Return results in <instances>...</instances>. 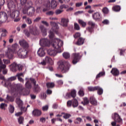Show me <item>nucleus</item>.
<instances>
[{"label": "nucleus", "instance_id": "obj_50", "mask_svg": "<svg viewBox=\"0 0 126 126\" xmlns=\"http://www.w3.org/2000/svg\"><path fill=\"white\" fill-rule=\"evenodd\" d=\"M74 29L77 31H79V30H80V27L79 26V25H78V24H77V23H74Z\"/></svg>", "mask_w": 126, "mask_h": 126}, {"label": "nucleus", "instance_id": "obj_42", "mask_svg": "<svg viewBox=\"0 0 126 126\" xmlns=\"http://www.w3.org/2000/svg\"><path fill=\"white\" fill-rule=\"evenodd\" d=\"M88 89L89 90V91H97V89H98V86L88 87Z\"/></svg>", "mask_w": 126, "mask_h": 126}, {"label": "nucleus", "instance_id": "obj_29", "mask_svg": "<svg viewBox=\"0 0 126 126\" xmlns=\"http://www.w3.org/2000/svg\"><path fill=\"white\" fill-rule=\"evenodd\" d=\"M45 61L46 63H50V64L51 65L54 64V62L53 61V60L52 58H51V57L49 56H46L45 57Z\"/></svg>", "mask_w": 126, "mask_h": 126}, {"label": "nucleus", "instance_id": "obj_62", "mask_svg": "<svg viewBox=\"0 0 126 126\" xmlns=\"http://www.w3.org/2000/svg\"><path fill=\"white\" fill-rule=\"evenodd\" d=\"M81 34L79 32H76L75 35H74V37L76 38H78L79 37H80Z\"/></svg>", "mask_w": 126, "mask_h": 126}, {"label": "nucleus", "instance_id": "obj_55", "mask_svg": "<svg viewBox=\"0 0 126 126\" xmlns=\"http://www.w3.org/2000/svg\"><path fill=\"white\" fill-rule=\"evenodd\" d=\"M42 110L43 112H47L49 110V105H46L42 106Z\"/></svg>", "mask_w": 126, "mask_h": 126}, {"label": "nucleus", "instance_id": "obj_22", "mask_svg": "<svg viewBox=\"0 0 126 126\" xmlns=\"http://www.w3.org/2000/svg\"><path fill=\"white\" fill-rule=\"evenodd\" d=\"M69 21L68 19L62 18L61 19V25L63 26V27H67V24Z\"/></svg>", "mask_w": 126, "mask_h": 126}, {"label": "nucleus", "instance_id": "obj_16", "mask_svg": "<svg viewBox=\"0 0 126 126\" xmlns=\"http://www.w3.org/2000/svg\"><path fill=\"white\" fill-rule=\"evenodd\" d=\"M7 6L9 9H14L16 7L15 3L12 0H7Z\"/></svg>", "mask_w": 126, "mask_h": 126}, {"label": "nucleus", "instance_id": "obj_8", "mask_svg": "<svg viewBox=\"0 0 126 126\" xmlns=\"http://www.w3.org/2000/svg\"><path fill=\"white\" fill-rule=\"evenodd\" d=\"M39 44L41 47H50L52 43L47 38H41L39 41Z\"/></svg>", "mask_w": 126, "mask_h": 126}, {"label": "nucleus", "instance_id": "obj_41", "mask_svg": "<svg viewBox=\"0 0 126 126\" xmlns=\"http://www.w3.org/2000/svg\"><path fill=\"white\" fill-rule=\"evenodd\" d=\"M18 121L19 125H23V123L24 122V117L22 116H20V117L18 119Z\"/></svg>", "mask_w": 126, "mask_h": 126}, {"label": "nucleus", "instance_id": "obj_31", "mask_svg": "<svg viewBox=\"0 0 126 126\" xmlns=\"http://www.w3.org/2000/svg\"><path fill=\"white\" fill-rule=\"evenodd\" d=\"M93 18L94 20H99L101 18L100 13L96 12L93 15Z\"/></svg>", "mask_w": 126, "mask_h": 126}, {"label": "nucleus", "instance_id": "obj_63", "mask_svg": "<svg viewBox=\"0 0 126 126\" xmlns=\"http://www.w3.org/2000/svg\"><path fill=\"white\" fill-rule=\"evenodd\" d=\"M102 23H103V24L108 25V24H109V22L107 19H105L103 21Z\"/></svg>", "mask_w": 126, "mask_h": 126}, {"label": "nucleus", "instance_id": "obj_11", "mask_svg": "<svg viewBox=\"0 0 126 126\" xmlns=\"http://www.w3.org/2000/svg\"><path fill=\"white\" fill-rule=\"evenodd\" d=\"M23 89H26L27 91H29V93L28 94H18V95H29L30 94V89L32 88V84L31 82H30V81L28 80L26 84H25V87L26 88H24L23 86H22Z\"/></svg>", "mask_w": 126, "mask_h": 126}, {"label": "nucleus", "instance_id": "obj_19", "mask_svg": "<svg viewBox=\"0 0 126 126\" xmlns=\"http://www.w3.org/2000/svg\"><path fill=\"white\" fill-rule=\"evenodd\" d=\"M66 96L68 98H70L71 97H72V98H75V97H76V91L72 90L71 91L70 93H67L66 94Z\"/></svg>", "mask_w": 126, "mask_h": 126}, {"label": "nucleus", "instance_id": "obj_6", "mask_svg": "<svg viewBox=\"0 0 126 126\" xmlns=\"http://www.w3.org/2000/svg\"><path fill=\"white\" fill-rule=\"evenodd\" d=\"M72 58L73 64H76V63H78L81 59V58H82V55H81V53H73Z\"/></svg>", "mask_w": 126, "mask_h": 126}, {"label": "nucleus", "instance_id": "obj_38", "mask_svg": "<svg viewBox=\"0 0 126 126\" xmlns=\"http://www.w3.org/2000/svg\"><path fill=\"white\" fill-rule=\"evenodd\" d=\"M82 122V119L80 117L77 118L74 121L75 125H79Z\"/></svg>", "mask_w": 126, "mask_h": 126}, {"label": "nucleus", "instance_id": "obj_52", "mask_svg": "<svg viewBox=\"0 0 126 126\" xmlns=\"http://www.w3.org/2000/svg\"><path fill=\"white\" fill-rule=\"evenodd\" d=\"M9 111L11 114L14 113V107L12 105H9Z\"/></svg>", "mask_w": 126, "mask_h": 126}, {"label": "nucleus", "instance_id": "obj_40", "mask_svg": "<svg viewBox=\"0 0 126 126\" xmlns=\"http://www.w3.org/2000/svg\"><path fill=\"white\" fill-rule=\"evenodd\" d=\"M47 88H54L55 87V83L52 82H48L46 84Z\"/></svg>", "mask_w": 126, "mask_h": 126}, {"label": "nucleus", "instance_id": "obj_33", "mask_svg": "<svg viewBox=\"0 0 126 126\" xmlns=\"http://www.w3.org/2000/svg\"><path fill=\"white\" fill-rule=\"evenodd\" d=\"M49 37L50 38V39L52 40L51 44L53 43V41H54V40L56 39H58V38L54 39V37H55V33H54V32H52V31H50L49 32Z\"/></svg>", "mask_w": 126, "mask_h": 126}, {"label": "nucleus", "instance_id": "obj_28", "mask_svg": "<svg viewBox=\"0 0 126 126\" xmlns=\"http://www.w3.org/2000/svg\"><path fill=\"white\" fill-rule=\"evenodd\" d=\"M45 51H44V49L42 48H39V50L37 51V54L39 56V57H43L45 55Z\"/></svg>", "mask_w": 126, "mask_h": 126}, {"label": "nucleus", "instance_id": "obj_20", "mask_svg": "<svg viewBox=\"0 0 126 126\" xmlns=\"http://www.w3.org/2000/svg\"><path fill=\"white\" fill-rule=\"evenodd\" d=\"M33 117H40L42 115V111L38 109H34L32 112Z\"/></svg>", "mask_w": 126, "mask_h": 126}, {"label": "nucleus", "instance_id": "obj_56", "mask_svg": "<svg viewBox=\"0 0 126 126\" xmlns=\"http://www.w3.org/2000/svg\"><path fill=\"white\" fill-rule=\"evenodd\" d=\"M5 107H7V105L5 103H2L0 105V108L1 110H5Z\"/></svg>", "mask_w": 126, "mask_h": 126}, {"label": "nucleus", "instance_id": "obj_23", "mask_svg": "<svg viewBox=\"0 0 126 126\" xmlns=\"http://www.w3.org/2000/svg\"><path fill=\"white\" fill-rule=\"evenodd\" d=\"M22 18L23 19H25V21L28 25H31L32 24V21L31 18L27 17L26 16H23Z\"/></svg>", "mask_w": 126, "mask_h": 126}, {"label": "nucleus", "instance_id": "obj_35", "mask_svg": "<svg viewBox=\"0 0 126 126\" xmlns=\"http://www.w3.org/2000/svg\"><path fill=\"white\" fill-rule=\"evenodd\" d=\"M51 5L52 8H56L58 6V2L55 0H52Z\"/></svg>", "mask_w": 126, "mask_h": 126}, {"label": "nucleus", "instance_id": "obj_13", "mask_svg": "<svg viewBox=\"0 0 126 126\" xmlns=\"http://www.w3.org/2000/svg\"><path fill=\"white\" fill-rule=\"evenodd\" d=\"M50 24L52 27L51 30L55 33H58V31H59V29H60V27H59L58 24L54 22H51Z\"/></svg>", "mask_w": 126, "mask_h": 126}, {"label": "nucleus", "instance_id": "obj_58", "mask_svg": "<svg viewBox=\"0 0 126 126\" xmlns=\"http://www.w3.org/2000/svg\"><path fill=\"white\" fill-rule=\"evenodd\" d=\"M67 107L70 108L72 106V100H68L66 103Z\"/></svg>", "mask_w": 126, "mask_h": 126}, {"label": "nucleus", "instance_id": "obj_30", "mask_svg": "<svg viewBox=\"0 0 126 126\" xmlns=\"http://www.w3.org/2000/svg\"><path fill=\"white\" fill-rule=\"evenodd\" d=\"M15 102L18 105L19 108L20 107H22V106L23 105V102L22 101V100H21V99H20V98L19 97L16 98Z\"/></svg>", "mask_w": 126, "mask_h": 126}, {"label": "nucleus", "instance_id": "obj_36", "mask_svg": "<svg viewBox=\"0 0 126 126\" xmlns=\"http://www.w3.org/2000/svg\"><path fill=\"white\" fill-rule=\"evenodd\" d=\"M2 33H1V37H6L7 34H8V32L6 29H2L1 31Z\"/></svg>", "mask_w": 126, "mask_h": 126}, {"label": "nucleus", "instance_id": "obj_24", "mask_svg": "<svg viewBox=\"0 0 126 126\" xmlns=\"http://www.w3.org/2000/svg\"><path fill=\"white\" fill-rule=\"evenodd\" d=\"M51 7V2L50 1H47L45 4V8H44L42 10L43 12H46V11L49 10Z\"/></svg>", "mask_w": 126, "mask_h": 126}, {"label": "nucleus", "instance_id": "obj_44", "mask_svg": "<svg viewBox=\"0 0 126 126\" xmlns=\"http://www.w3.org/2000/svg\"><path fill=\"white\" fill-rule=\"evenodd\" d=\"M112 9L114 11H120V10H121V6H120L119 5H115L113 7Z\"/></svg>", "mask_w": 126, "mask_h": 126}, {"label": "nucleus", "instance_id": "obj_15", "mask_svg": "<svg viewBox=\"0 0 126 126\" xmlns=\"http://www.w3.org/2000/svg\"><path fill=\"white\" fill-rule=\"evenodd\" d=\"M13 54H14V52H12V50L10 48H8V50L5 52L6 57L10 60L13 58Z\"/></svg>", "mask_w": 126, "mask_h": 126}, {"label": "nucleus", "instance_id": "obj_25", "mask_svg": "<svg viewBox=\"0 0 126 126\" xmlns=\"http://www.w3.org/2000/svg\"><path fill=\"white\" fill-rule=\"evenodd\" d=\"M85 41V38L82 37H79L76 44V45H77V46H81V45H83L84 44Z\"/></svg>", "mask_w": 126, "mask_h": 126}, {"label": "nucleus", "instance_id": "obj_7", "mask_svg": "<svg viewBox=\"0 0 126 126\" xmlns=\"http://www.w3.org/2000/svg\"><path fill=\"white\" fill-rule=\"evenodd\" d=\"M18 55L19 57L22 59H25L28 57V49H20L18 51Z\"/></svg>", "mask_w": 126, "mask_h": 126}, {"label": "nucleus", "instance_id": "obj_43", "mask_svg": "<svg viewBox=\"0 0 126 126\" xmlns=\"http://www.w3.org/2000/svg\"><path fill=\"white\" fill-rule=\"evenodd\" d=\"M96 91H97V94L98 95H102V94H103V91L102 88H100V87L97 86V89Z\"/></svg>", "mask_w": 126, "mask_h": 126}, {"label": "nucleus", "instance_id": "obj_3", "mask_svg": "<svg viewBox=\"0 0 126 126\" xmlns=\"http://www.w3.org/2000/svg\"><path fill=\"white\" fill-rule=\"evenodd\" d=\"M5 1L4 0H0V10L1 9V6L4 4ZM7 14L4 12H0V21L1 23H4L7 21Z\"/></svg>", "mask_w": 126, "mask_h": 126}, {"label": "nucleus", "instance_id": "obj_21", "mask_svg": "<svg viewBox=\"0 0 126 126\" xmlns=\"http://www.w3.org/2000/svg\"><path fill=\"white\" fill-rule=\"evenodd\" d=\"M111 73L114 76H119L120 75V71L117 68H113L111 71Z\"/></svg>", "mask_w": 126, "mask_h": 126}, {"label": "nucleus", "instance_id": "obj_12", "mask_svg": "<svg viewBox=\"0 0 126 126\" xmlns=\"http://www.w3.org/2000/svg\"><path fill=\"white\" fill-rule=\"evenodd\" d=\"M19 44L23 48L22 49H28L29 48V44L24 39L19 40Z\"/></svg>", "mask_w": 126, "mask_h": 126}, {"label": "nucleus", "instance_id": "obj_39", "mask_svg": "<svg viewBox=\"0 0 126 126\" xmlns=\"http://www.w3.org/2000/svg\"><path fill=\"white\" fill-rule=\"evenodd\" d=\"M84 106H85L86 105H88L89 104V99L87 97L84 98V102H81Z\"/></svg>", "mask_w": 126, "mask_h": 126}, {"label": "nucleus", "instance_id": "obj_10", "mask_svg": "<svg viewBox=\"0 0 126 126\" xmlns=\"http://www.w3.org/2000/svg\"><path fill=\"white\" fill-rule=\"evenodd\" d=\"M30 81L32 82V83L33 84V91L34 92H39V91L41 90L40 89V87H39V85H36L37 83V81H36V80L33 78H31L30 79Z\"/></svg>", "mask_w": 126, "mask_h": 126}, {"label": "nucleus", "instance_id": "obj_45", "mask_svg": "<svg viewBox=\"0 0 126 126\" xmlns=\"http://www.w3.org/2000/svg\"><path fill=\"white\" fill-rule=\"evenodd\" d=\"M63 57L66 59H69V58H70V55L67 52H64L63 54Z\"/></svg>", "mask_w": 126, "mask_h": 126}, {"label": "nucleus", "instance_id": "obj_60", "mask_svg": "<svg viewBox=\"0 0 126 126\" xmlns=\"http://www.w3.org/2000/svg\"><path fill=\"white\" fill-rule=\"evenodd\" d=\"M63 10L61 9H57L55 11V13L57 15H58V14H61L62 12H63Z\"/></svg>", "mask_w": 126, "mask_h": 126}, {"label": "nucleus", "instance_id": "obj_27", "mask_svg": "<svg viewBox=\"0 0 126 126\" xmlns=\"http://www.w3.org/2000/svg\"><path fill=\"white\" fill-rule=\"evenodd\" d=\"M19 13H20L19 11H15L10 14V16L11 18H15L16 17H19Z\"/></svg>", "mask_w": 126, "mask_h": 126}, {"label": "nucleus", "instance_id": "obj_5", "mask_svg": "<svg viewBox=\"0 0 126 126\" xmlns=\"http://www.w3.org/2000/svg\"><path fill=\"white\" fill-rule=\"evenodd\" d=\"M70 67V64L67 62H63L59 65V68L61 70L62 73H66L69 70Z\"/></svg>", "mask_w": 126, "mask_h": 126}, {"label": "nucleus", "instance_id": "obj_46", "mask_svg": "<svg viewBox=\"0 0 126 126\" xmlns=\"http://www.w3.org/2000/svg\"><path fill=\"white\" fill-rule=\"evenodd\" d=\"M6 66L5 64H2V61H1V59L0 58V72H1V69L3 68H5Z\"/></svg>", "mask_w": 126, "mask_h": 126}, {"label": "nucleus", "instance_id": "obj_26", "mask_svg": "<svg viewBox=\"0 0 126 126\" xmlns=\"http://www.w3.org/2000/svg\"><path fill=\"white\" fill-rule=\"evenodd\" d=\"M90 102L93 106H97V100L94 96H91L90 98Z\"/></svg>", "mask_w": 126, "mask_h": 126}, {"label": "nucleus", "instance_id": "obj_1", "mask_svg": "<svg viewBox=\"0 0 126 126\" xmlns=\"http://www.w3.org/2000/svg\"><path fill=\"white\" fill-rule=\"evenodd\" d=\"M4 85L6 87H10L12 91H13V92H15L14 94L15 97L18 96V94H23L24 95L29 94V91H27L26 89H23L22 85L20 84L12 85L11 83H10V81L8 80V79L7 80L5 81Z\"/></svg>", "mask_w": 126, "mask_h": 126}, {"label": "nucleus", "instance_id": "obj_2", "mask_svg": "<svg viewBox=\"0 0 126 126\" xmlns=\"http://www.w3.org/2000/svg\"><path fill=\"white\" fill-rule=\"evenodd\" d=\"M52 47L56 49L57 51L54 49H49L47 51V53L49 56L51 57H55L57 56V54L58 53H62L63 50L61 49V47H62L63 45V42L62 41V40L60 39H55L53 41V43L51 44Z\"/></svg>", "mask_w": 126, "mask_h": 126}, {"label": "nucleus", "instance_id": "obj_32", "mask_svg": "<svg viewBox=\"0 0 126 126\" xmlns=\"http://www.w3.org/2000/svg\"><path fill=\"white\" fill-rule=\"evenodd\" d=\"M40 29L42 33L43 36H47V29L44 26H41Z\"/></svg>", "mask_w": 126, "mask_h": 126}, {"label": "nucleus", "instance_id": "obj_49", "mask_svg": "<svg viewBox=\"0 0 126 126\" xmlns=\"http://www.w3.org/2000/svg\"><path fill=\"white\" fill-rule=\"evenodd\" d=\"M6 100H7V101H9V102H13L14 101V98L7 94L6 96Z\"/></svg>", "mask_w": 126, "mask_h": 126}, {"label": "nucleus", "instance_id": "obj_64", "mask_svg": "<svg viewBox=\"0 0 126 126\" xmlns=\"http://www.w3.org/2000/svg\"><path fill=\"white\" fill-rule=\"evenodd\" d=\"M47 15H54V12L53 11H49L46 12Z\"/></svg>", "mask_w": 126, "mask_h": 126}, {"label": "nucleus", "instance_id": "obj_53", "mask_svg": "<svg viewBox=\"0 0 126 126\" xmlns=\"http://www.w3.org/2000/svg\"><path fill=\"white\" fill-rule=\"evenodd\" d=\"M24 34L26 35V36H27L28 37H30V31H28L27 30H25L23 32Z\"/></svg>", "mask_w": 126, "mask_h": 126}, {"label": "nucleus", "instance_id": "obj_34", "mask_svg": "<svg viewBox=\"0 0 126 126\" xmlns=\"http://www.w3.org/2000/svg\"><path fill=\"white\" fill-rule=\"evenodd\" d=\"M72 106L73 108H76L78 106V101L76 99L72 100Z\"/></svg>", "mask_w": 126, "mask_h": 126}, {"label": "nucleus", "instance_id": "obj_57", "mask_svg": "<svg viewBox=\"0 0 126 126\" xmlns=\"http://www.w3.org/2000/svg\"><path fill=\"white\" fill-rule=\"evenodd\" d=\"M102 12L104 13V14H107V13H109V10L108 9V8L105 7L102 9Z\"/></svg>", "mask_w": 126, "mask_h": 126}, {"label": "nucleus", "instance_id": "obj_18", "mask_svg": "<svg viewBox=\"0 0 126 126\" xmlns=\"http://www.w3.org/2000/svg\"><path fill=\"white\" fill-rule=\"evenodd\" d=\"M10 69L13 72H15L17 71L18 69V64L15 63H13L11 65H10Z\"/></svg>", "mask_w": 126, "mask_h": 126}, {"label": "nucleus", "instance_id": "obj_59", "mask_svg": "<svg viewBox=\"0 0 126 126\" xmlns=\"http://www.w3.org/2000/svg\"><path fill=\"white\" fill-rule=\"evenodd\" d=\"M67 7H68V6H67V5H65V4H62L60 6V9H61V10H63V9L64 8H67Z\"/></svg>", "mask_w": 126, "mask_h": 126}, {"label": "nucleus", "instance_id": "obj_54", "mask_svg": "<svg viewBox=\"0 0 126 126\" xmlns=\"http://www.w3.org/2000/svg\"><path fill=\"white\" fill-rule=\"evenodd\" d=\"M78 94L81 97H83V96H84V91H83V89H81L79 90Z\"/></svg>", "mask_w": 126, "mask_h": 126}, {"label": "nucleus", "instance_id": "obj_47", "mask_svg": "<svg viewBox=\"0 0 126 126\" xmlns=\"http://www.w3.org/2000/svg\"><path fill=\"white\" fill-rule=\"evenodd\" d=\"M62 115H64V116H63V118L64 119H65V120L67 119H69V118L71 117V115L68 113H62Z\"/></svg>", "mask_w": 126, "mask_h": 126}, {"label": "nucleus", "instance_id": "obj_48", "mask_svg": "<svg viewBox=\"0 0 126 126\" xmlns=\"http://www.w3.org/2000/svg\"><path fill=\"white\" fill-rule=\"evenodd\" d=\"M10 49H11L13 53H15V51H16V49H17V44H14L12 45L11 48Z\"/></svg>", "mask_w": 126, "mask_h": 126}, {"label": "nucleus", "instance_id": "obj_4", "mask_svg": "<svg viewBox=\"0 0 126 126\" xmlns=\"http://www.w3.org/2000/svg\"><path fill=\"white\" fill-rule=\"evenodd\" d=\"M25 5L27 7V14L29 16L32 17L35 13V8L32 6L33 3L31 1L27 2Z\"/></svg>", "mask_w": 126, "mask_h": 126}, {"label": "nucleus", "instance_id": "obj_37", "mask_svg": "<svg viewBox=\"0 0 126 126\" xmlns=\"http://www.w3.org/2000/svg\"><path fill=\"white\" fill-rule=\"evenodd\" d=\"M78 23L83 28L86 27V22H84V21H83L81 19H79L78 20Z\"/></svg>", "mask_w": 126, "mask_h": 126}, {"label": "nucleus", "instance_id": "obj_9", "mask_svg": "<svg viewBox=\"0 0 126 126\" xmlns=\"http://www.w3.org/2000/svg\"><path fill=\"white\" fill-rule=\"evenodd\" d=\"M30 30V32L32 35H34V36H38L40 34L39 30L36 27H33L32 26H30L29 28Z\"/></svg>", "mask_w": 126, "mask_h": 126}, {"label": "nucleus", "instance_id": "obj_61", "mask_svg": "<svg viewBox=\"0 0 126 126\" xmlns=\"http://www.w3.org/2000/svg\"><path fill=\"white\" fill-rule=\"evenodd\" d=\"M9 81H13V80H15L16 79V76H12L8 79Z\"/></svg>", "mask_w": 126, "mask_h": 126}, {"label": "nucleus", "instance_id": "obj_14", "mask_svg": "<svg viewBox=\"0 0 126 126\" xmlns=\"http://www.w3.org/2000/svg\"><path fill=\"white\" fill-rule=\"evenodd\" d=\"M88 24L91 27H88L87 30L90 32V33H92L93 32V29L95 28V23L92 22V21H90L88 22Z\"/></svg>", "mask_w": 126, "mask_h": 126}, {"label": "nucleus", "instance_id": "obj_17", "mask_svg": "<svg viewBox=\"0 0 126 126\" xmlns=\"http://www.w3.org/2000/svg\"><path fill=\"white\" fill-rule=\"evenodd\" d=\"M113 119L116 123H122L123 122V119H122L121 116L117 113H114Z\"/></svg>", "mask_w": 126, "mask_h": 126}, {"label": "nucleus", "instance_id": "obj_51", "mask_svg": "<svg viewBox=\"0 0 126 126\" xmlns=\"http://www.w3.org/2000/svg\"><path fill=\"white\" fill-rule=\"evenodd\" d=\"M105 75V72H99L95 77L96 79L100 78L101 76H104Z\"/></svg>", "mask_w": 126, "mask_h": 126}]
</instances>
